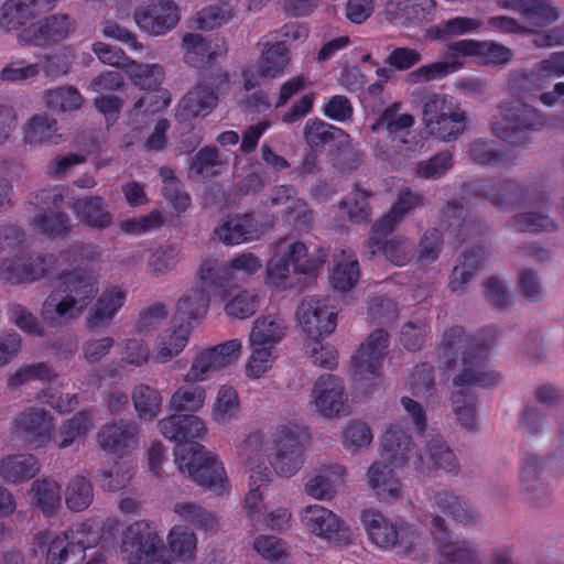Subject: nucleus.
<instances>
[{
    "label": "nucleus",
    "instance_id": "f257e3e1",
    "mask_svg": "<svg viewBox=\"0 0 564 564\" xmlns=\"http://www.w3.org/2000/svg\"><path fill=\"white\" fill-rule=\"evenodd\" d=\"M308 442L304 427L296 423H281L267 440L257 433L247 436L239 447V455L246 462L253 482L258 479L268 482L267 464L279 476L292 477L303 465V452Z\"/></svg>",
    "mask_w": 564,
    "mask_h": 564
},
{
    "label": "nucleus",
    "instance_id": "f03ea898",
    "mask_svg": "<svg viewBox=\"0 0 564 564\" xmlns=\"http://www.w3.org/2000/svg\"><path fill=\"white\" fill-rule=\"evenodd\" d=\"M160 433L176 443L175 464L195 482L216 492L227 488L228 479L223 464L212 452L195 442L206 434L204 421L196 415L173 414L159 422Z\"/></svg>",
    "mask_w": 564,
    "mask_h": 564
},
{
    "label": "nucleus",
    "instance_id": "7ed1b4c3",
    "mask_svg": "<svg viewBox=\"0 0 564 564\" xmlns=\"http://www.w3.org/2000/svg\"><path fill=\"white\" fill-rule=\"evenodd\" d=\"M381 446L380 458L367 469V482L380 499H395L401 495V484L394 469L403 465L423 469V464L421 458L409 457L410 438L398 426L391 425L387 429L381 437Z\"/></svg>",
    "mask_w": 564,
    "mask_h": 564
},
{
    "label": "nucleus",
    "instance_id": "20e7f679",
    "mask_svg": "<svg viewBox=\"0 0 564 564\" xmlns=\"http://www.w3.org/2000/svg\"><path fill=\"white\" fill-rule=\"evenodd\" d=\"M297 324L305 334L303 348L315 365L332 368L337 364V351L323 338L336 328V312L325 299L304 300L296 311Z\"/></svg>",
    "mask_w": 564,
    "mask_h": 564
},
{
    "label": "nucleus",
    "instance_id": "39448f33",
    "mask_svg": "<svg viewBox=\"0 0 564 564\" xmlns=\"http://www.w3.org/2000/svg\"><path fill=\"white\" fill-rule=\"evenodd\" d=\"M447 52L444 61L419 67L408 75V80L420 84L453 74L463 67L460 56L474 57L479 63L489 65L506 64L512 57L508 47L492 41L460 40L448 44Z\"/></svg>",
    "mask_w": 564,
    "mask_h": 564
},
{
    "label": "nucleus",
    "instance_id": "423d86ee",
    "mask_svg": "<svg viewBox=\"0 0 564 564\" xmlns=\"http://www.w3.org/2000/svg\"><path fill=\"white\" fill-rule=\"evenodd\" d=\"M93 420L89 413L80 412L64 422L54 437V424L51 416L43 410L30 409L20 414L15 421L17 430L23 434L24 440L34 448L55 444L58 448H66L78 438L86 435L91 429Z\"/></svg>",
    "mask_w": 564,
    "mask_h": 564
},
{
    "label": "nucleus",
    "instance_id": "0eeeda50",
    "mask_svg": "<svg viewBox=\"0 0 564 564\" xmlns=\"http://www.w3.org/2000/svg\"><path fill=\"white\" fill-rule=\"evenodd\" d=\"M98 291L95 278L73 271L63 273L43 306V316L63 322L79 317Z\"/></svg>",
    "mask_w": 564,
    "mask_h": 564
},
{
    "label": "nucleus",
    "instance_id": "6e6552de",
    "mask_svg": "<svg viewBox=\"0 0 564 564\" xmlns=\"http://www.w3.org/2000/svg\"><path fill=\"white\" fill-rule=\"evenodd\" d=\"M325 252L315 250L308 252L307 247L300 241L282 240L267 267L265 284L274 289H285L289 285L290 265L300 273H313L325 262Z\"/></svg>",
    "mask_w": 564,
    "mask_h": 564
},
{
    "label": "nucleus",
    "instance_id": "1a4fd4ad",
    "mask_svg": "<svg viewBox=\"0 0 564 564\" xmlns=\"http://www.w3.org/2000/svg\"><path fill=\"white\" fill-rule=\"evenodd\" d=\"M100 539L99 531L91 522L74 524L65 533L43 532L35 536L32 552L45 560L44 564H67L68 547L77 545L85 550L95 546Z\"/></svg>",
    "mask_w": 564,
    "mask_h": 564
},
{
    "label": "nucleus",
    "instance_id": "9d476101",
    "mask_svg": "<svg viewBox=\"0 0 564 564\" xmlns=\"http://www.w3.org/2000/svg\"><path fill=\"white\" fill-rule=\"evenodd\" d=\"M422 120L430 134L449 140L462 133L467 123L465 112L452 96L432 94L422 106Z\"/></svg>",
    "mask_w": 564,
    "mask_h": 564
},
{
    "label": "nucleus",
    "instance_id": "9b49d317",
    "mask_svg": "<svg viewBox=\"0 0 564 564\" xmlns=\"http://www.w3.org/2000/svg\"><path fill=\"white\" fill-rule=\"evenodd\" d=\"M161 539L147 521L130 524L122 533L119 556L127 564H161Z\"/></svg>",
    "mask_w": 564,
    "mask_h": 564
},
{
    "label": "nucleus",
    "instance_id": "f8f14e48",
    "mask_svg": "<svg viewBox=\"0 0 564 564\" xmlns=\"http://www.w3.org/2000/svg\"><path fill=\"white\" fill-rule=\"evenodd\" d=\"M361 522L368 533L369 540L380 549L399 547L409 550L414 545L419 535L406 522L390 523L376 511H364Z\"/></svg>",
    "mask_w": 564,
    "mask_h": 564
},
{
    "label": "nucleus",
    "instance_id": "ddd939ff",
    "mask_svg": "<svg viewBox=\"0 0 564 564\" xmlns=\"http://www.w3.org/2000/svg\"><path fill=\"white\" fill-rule=\"evenodd\" d=\"M218 285L216 262L203 261L198 267L193 286L177 302V313L181 317L194 319L204 316L209 306V293Z\"/></svg>",
    "mask_w": 564,
    "mask_h": 564
},
{
    "label": "nucleus",
    "instance_id": "4468645a",
    "mask_svg": "<svg viewBox=\"0 0 564 564\" xmlns=\"http://www.w3.org/2000/svg\"><path fill=\"white\" fill-rule=\"evenodd\" d=\"M242 349L239 339H231L224 344L200 350L192 360L184 381L202 382L208 380L215 372L235 362Z\"/></svg>",
    "mask_w": 564,
    "mask_h": 564
},
{
    "label": "nucleus",
    "instance_id": "2eb2a0df",
    "mask_svg": "<svg viewBox=\"0 0 564 564\" xmlns=\"http://www.w3.org/2000/svg\"><path fill=\"white\" fill-rule=\"evenodd\" d=\"M273 227V217L259 213L237 215L215 229V237L225 245L234 246L258 240Z\"/></svg>",
    "mask_w": 564,
    "mask_h": 564
},
{
    "label": "nucleus",
    "instance_id": "dca6fc26",
    "mask_svg": "<svg viewBox=\"0 0 564 564\" xmlns=\"http://www.w3.org/2000/svg\"><path fill=\"white\" fill-rule=\"evenodd\" d=\"M347 398L343 382L333 375L321 376L310 393V405L324 416H334L344 412Z\"/></svg>",
    "mask_w": 564,
    "mask_h": 564
},
{
    "label": "nucleus",
    "instance_id": "f3484780",
    "mask_svg": "<svg viewBox=\"0 0 564 564\" xmlns=\"http://www.w3.org/2000/svg\"><path fill=\"white\" fill-rule=\"evenodd\" d=\"M300 521L308 533L328 541L339 540L347 532L338 516L321 505L304 507L300 511Z\"/></svg>",
    "mask_w": 564,
    "mask_h": 564
},
{
    "label": "nucleus",
    "instance_id": "a211bd4d",
    "mask_svg": "<svg viewBox=\"0 0 564 564\" xmlns=\"http://www.w3.org/2000/svg\"><path fill=\"white\" fill-rule=\"evenodd\" d=\"M180 20L176 6L167 0H159L140 8L134 13L138 28L149 35H163L171 31Z\"/></svg>",
    "mask_w": 564,
    "mask_h": 564
},
{
    "label": "nucleus",
    "instance_id": "6ab92c4d",
    "mask_svg": "<svg viewBox=\"0 0 564 564\" xmlns=\"http://www.w3.org/2000/svg\"><path fill=\"white\" fill-rule=\"evenodd\" d=\"M74 31V23L66 14H54L44 21L33 23L18 34L21 43L44 45L67 37Z\"/></svg>",
    "mask_w": 564,
    "mask_h": 564
},
{
    "label": "nucleus",
    "instance_id": "aec40b11",
    "mask_svg": "<svg viewBox=\"0 0 564 564\" xmlns=\"http://www.w3.org/2000/svg\"><path fill=\"white\" fill-rule=\"evenodd\" d=\"M502 9L518 10L528 28L546 26L558 20L561 12L550 0H496Z\"/></svg>",
    "mask_w": 564,
    "mask_h": 564
},
{
    "label": "nucleus",
    "instance_id": "412c9836",
    "mask_svg": "<svg viewBox=\"0 0 564 564\" xmlns=\"http://www.w3.org/2000/svg\"><path fill=\"white\" fill-rule=\"evenodd\" d=\"M535 113L532 109L520 107V105L499 106L492 121V131L496 135L516 141V134L524 128L536 127Z\"/></svg>",
    "mask_w": 564,
    "mask_h": 564
},
{
    "label": "nucleus",
    "instance_id": "4be33fe9",
    "mask_svg": "<svg viewBox=\"0 0 564 564\" xmlns=\"http://www.w3.org/2000/svg\"><path fill=\"white\" fill-rule=\"evenodd\" d=\"M448 347H455L457 350L463 351L464 369L455 378L454 384L456 387L460 388L469 384L489 386L496 379V375L484 362V354L474 348L467 349L460 336L454 344H448Z\"/></svg>",
    "mask_w": 564,
    "mask_h": 564
},
{
    "label": "nucleus",
    "instance_id": "5701e85b",
    "mask_svg": "<svg viewBox=\"0 0 564 564\" xmlns=\"http://www.w3.org/2000/svg\"><path fill=\"white\" fill-rule=\"evenodd\" d=\"M288 330V321L280 313H267L253 321L248 344L274 348L285 338Z\"/></svg>",
    "mask_w": 564,
    "mask_h": 564
},
{
    "label": "nucleus",
    "instance_id": "b1692460",
    "mask_svg": "<svg viewBox=\"0 0 564 564\" xmlns=\"http://www.w3.org/2000/svg\"><path fill=\"white\" fill-rule=\"evenodd\" d=\"M227 48L223 40L205 41L199 34L186 33L182 39L183 58L186 64L194 67H205L218 56L224 55Z\"/></svg>",
    "mask_w": 564,
    "mask_h": 564
},
{
    "label": "nucleus",
    "instance_id": "393cba45",
    "mask_svg": "<svg viewBox=\"0 0 564 564\" xmlns=\"http://www.w3.org/2000/svg\"><path fill=\"white\" fill-rule=\"evenodd\" d=\"M387 333L373 332L352 357L355 373L360 378L373 376L379 369L386 349Z\"/></svg>",
    "mask_w": 564,
    "mask_h": 564
},
{
    "label": "nucleus",
    "instance_id": "a878e982",
    "mask_svg": "<svg viewBox=\"0 0 564 564\" xmlns=\"http://www.w3.org/2000/svg\"><path fill=\"white\" fill-rule=\"evenodd\" d=\"M433 527L440 564H473L475 562L474 553L465 545V542L452 539L443 528L442 519L434 518Z\"/></svg>",
    "mask_w": 564,
    "mask_h": 564
},
{
    "label": "nucleus",
    "instance_id": "bb28decb",
    "mask_svg": "<svg viewBox=\"0 0 564 564\" xmlns=\"http://www.w3.org/2000/svg\"><path fill=\"white\" fill-rule=\"evenodd\" d=\"M346 468L339 464L322 466L305 485V492L316 499H332L343 486Z\"/></svg>",
    "mask_w": 564,
    "mask_h": 564
},
{
    "label": "nucleus",
    "instance_id": "cd10ccee",
    "mask_svg": "<svg viewBox=\"0 0 564 564\" xmlns=\"http://www.w3.org/2000/svg\"><path fill=\"white\" fill-rule=\"evenodd\" d=\"M52 261L53 257L39 258L34 261H30L26 257L4 259L0 262V279L9 283L34 281L48 271L44 268V263H52Z\"/></svg>",
    "mask_w": 564,
    "mask_h": 564
},
{
    "label": "nucleus",
    "instance_id": "c85d7f7f",
    "mask_svg": "<svg viewBox=\"0 0 564 564\" xmlns=\"http://www.w3.org/2000/svg\"><path fill=\"white\" fill-rule=\"evenodd\" d=\"M263 207L267 209H272V214L269 217L274 218V214L283 215L289 220H306L307 206L306 203L295 196V192L293 188L288 186H278L273 188L268 197V199L263 203ZM263 218L265 217L261 213H259Z\"/></svg>",
    "mask_w": 564,
    "mask_h": 564
},
{
    "label": "nucleus",
    "instance_id": "c756f323",
    "mask_svg": "<svg viewBox=\"0 0 564 564\" xmlns=\"http://www.w3.org/2000/svg\"><path fill=\"white\" fill-rule=\"evenodd\" d=\"M189 335L191 329L185 325H178L162 332L154 344L153 360L158 364L171 361L185 349Z\"/></svg>",
    "mask_w": 564,
    "mask_h": 564
},
{
    "label": "nucleus",
    "instance_id": "7c9ffc66",
    "mask_svg": "<svg viewBox=\"0 0 564 564\" xmlns=\"http://www.w3.org/2000/svg\"><path fill=\"white\" fill-rule=\"evenodd\" d=\"M359 279L358 261L350 250H339L334 254L329 272L330 285L341 292L349 291Z\"/></svg>",
    "mask_w": 564,
    "mask_h": 564
},
{
    "label": "nucleus",
    "instance_id": "2f4dec72",
    "mask_svg": "<svg viewBox=\"0 0 564 564\" xmlns=\"http://www.w3.org/2000/svg\"><path fill=\"white\" fill-rule=\"evenodd\" d=\"M434 9V0H388L384 11L389 20L405 23L424 21Z\"/></svg>",
    "mask_w": 564,
    "mask_h": 564
},
{
    "label": "nucleus",
    "instance_id": "473e14b6",
    "mask_svg": "<svg viewBox=\"0 0 564 564\" xmlns=\"http://www.w3.org/2000/svg\"><path fill=\"white\" fill-rule=\"evenodd\" d=\"M409 457L411 459L421 458L423 469H415L421 474L427 473L432 469H440L449 473L456 467V457L454 453L438 437L430 441L426 447V455L424 457L414 452L410 445Z\"/></svg>",
    "mask_w": 564,
    "mask_h": 564
},
{
    "label": "nucleus",
    "instance_id": "72a5a7b5",
    "mask_svg": "<svg viewBox=\"0 0 564 564\" xmlns=\"http://www.w3.org/2000/svg\"><path fill=\"white\" fill-rule=\"evenodd\" d=\"M166 549L172 560L191 562L196 556L197 536L188 527L176 524L166 535Z\"/></svg>",
    "mask_w": 564,
    "mask_h": 564
},
{
    "label": "nucleus",
    "instance_id": "f704fd0d",
    "mask_svg": "<svg viewBox=\"0 0 564 564\" xmlns=\"http://www.w3.org/2000/svg\"><path fill=\"white\" fill-rule=\"evenodd\" d=\"M258 58V67L263 78H276L284 74L291 62L290 50L281 43H263Z\"/></svg>",
    "mask_w": 564,
    "mask_h": 564
},
{
    "label": "nucleus",
    "instance_id": "c9c22d12",
    "mask_svg": "<svg viewBox=\"0 0 564 564\" xmlns=\"http://www.w3.org/2000/svg\"><path fill=\"white\" fill-rule=\"evenodd\" d=\"M206 403V389L197 382L186 383L177 387L169 399V408L174 412H199Z\"/></svg>",
    "mask_w": 564,
    "mask_h": 564
},
{
    "label": "nucleus",
    "instance_id": "e433bc0d",
    "mask_svg": "<svg viewBox=\"0 0 564 564\" xmlns=\"http://www.w3.org/2000/svg\"><path fill=\"white\" fill-rule=\"evenodd\" d=\"M240 413V401L237 390L231 386H220L210 406V419L217 424H228Z\"/></svg>",
    "mask_w": 564,
    "mask_h": 564
},
{
    "label": "nucleus",
    "instance_id": "4c0bfd02",
    "mask_svg": "<svg viewBox=\"0 0 564 564\" xmlns=\"http://www.w3.org/2000/svg\"><path fill=\"white\" fill-rule=\"evenodd\" d=\"M262 268V261L259 257L250 252H242L228 260L216 273L218 284L234 279H247L256 274Z\"/></svg>",
    "mask_w": 564,
    "mask_h": 564
},
{
    "label": "nucleus",
    "instance_id": "58836bf2",
    "mask_svg": "<svg viewBox=\"0 0 564 564\" xmlns=\"http://www.w3.org/2000/svg\"><path fill=\"white\" fill-rule=\"evenodd\" d=\"M413 123L414 117L401 112V104L394 102L384 110L380 120L371 127V130L377 131L383 128L392 140L400 138L401 142H405L403 137L409 133L408 130Z\"/></svg>",
    "mask_w": 564,
    "mask_h": 564
},
{
    "label": "nucleus",
    "instance_id": "ea45409f",
    "mask_svg": "<svg viewBox=\"0 0 564 564\" xmlns=\"http://www.w3.org/2000/svg\"><path fill=\"white\" fill-rule=\"evenodd\" d=\"M36 458L29 454L9 456L0 465L1 476L10 482L18 484L34 477L39 473Z\"/></svg>",
    "mask_w": 564,
    "mask_h": 564
},
{
    "label": "nucleus",
    "instance_id": "a19ab883",
    "mask_svg": "<svg viewBox=\"0 0 564 564\" xmlns=\"http://www.w3.org/2000/svg\"><path fill=\"white\" fill-rule=\"evenodd\" d=\"M482 22L476 18L455 17L442 24L430 26L426 35L431 40H445L454 36H462L478 31Z\"/></svg>",
    "mask_w": 564,
    "mask_h": 564
},
{
    "label": "nucleus",
    "instance_id": "79ce46f5",
    "mask_svg": "<svg viewBox=\"0 0 564 564\" xmlns=\"http://www.w3.org/2000/svg\"><path fill=\"white\" fill-rule=\"evenodd\" d=\"M124 294L119 289H111L104 292L91 307L87 317L88 325L96 327L112 318L116 312L122 306Z\"/></svg>",
    "mask_w": 564,
    "mask_h": 564
},
{
    "label": "nucleus",
    "instance_id": "37998d69",
    "mask_svg": "<svg viewBox=\"0 0 564 564\" xmlns=\"http://www.w3.org/2000/svg\"><path fill=\"white\" fill-rule=\"evenodd\" d=\"M98 441L104 449L119 452L135 443V429L123 424L107 425L99 432Z\"/></svg>",
    "mask_w": 564,
    "mask_h": 564
},
{
    "label": "nucleus",
    "instance_id": "c03bdc74",
    "mask_svg": "<svg viewBox=\"0 0 564 564\" xmlns=\"http://www.w3.org/2000/svg\"><path fill=\"white\" fill-rule=\"evenodd\" d=\"M132 401L138 416L142 420H151L161 411V394L148 384H138L133 389Z\"/></svg>",
    "mask_w": 564,
    "mask_h": 564
},
{
    "label": "nucleus",
    "instance_id": "a18cd8bd",
    "mask_svg": "<svg viewBox=\"0 0 564 564\" xmlns=\"http://www.w3.org/2000/svg\"><path fill=\"white\" fill-rule=\"evenodd\" d=\"M72 208L78 219L91 227H106L111 223V216L102 208V200L99 197L78 199Z\"/></svg>",
    "mask_w": 564,
    "mask_h": 564
},
{
    "label": "nucleus",
    "instance_id": "49530a36",
    "mask_svg": "<svg viewBox=\"0 0 564 564\" xmlns=\"http://www.w3.org/2000/svg\"><path fill=\"white\" fill-rule=\"evenodd\" d=\"M217 96L205 85H197L182 100V108L188 116H206L216 106Z\"/></svg>",
    "mask_w": 564,
    "mask_h": 564
},
{
    "label": "nucleus",
    "instance_id": "de8ad7c7",
    "mask_svg": "<svg viewBox=\"0 0 564 564\" xmlns=\"http://www.w3.org/2000/svg\"><path fill=\"white\" fill-rule=\"evenodd\" d=\"M225 313L234 318L245 319L252 316L259 308L260 296L251 290L239 291L230 299H223Z\"/></svg>",
    "mask_w": 564,
    "mask_h": 564
},
{
    "label": "nucleus",
    "instance_id": "09e8293b",
    "mask_svg": "<svg viewBox=\"0 0 564 564\" xmlns=\"http://www.w3.org/2000/svg\"><path fill=\"white\" fill-rule=\"evenodd\" d=\"M420 203V198L409 189L400 192L391 210L373 226L375 235L384 234L392 229V225Z\"/></svg>",
    "mask_w": 564,
    "mask_h": 564
},
{
    "label": "nucleus",
    "instance_id": "8fccbe9b",
    "mask_svg": "<svg viewBox=\"0 0 564 564\" xmlns=\"http://www.w3.org/2000/svg\"><path fill=\"white\" fill-rule=\"evenodd\" d=\"M250 356L248 357L245 371L250 379H260L270 371L276 360L274 348L267 346H249Z\"/></svg>",
    "mask_w": 564,
    "mask_h": 564
},
{
    "label": "nucleus",
    "instance_id": "3c124183",
    "mask_svg": "<svg viewBox=\"0 0 564 564\" xmlns=\"http://www.w3.org/2000/svg\"><path fill=\"white\" fill-rule=\"evenodd\" d=\"M126 74L141 89L156 88L164 79L163 68L158 64L140 65L131 61L126 65Z\"/></svg>",
    "mask_w": 564,
    "mask_h": 564
},
{
    "label": "nucleus",
    "instance_id": "603ef678",
    "mask_svg": "<svg viewBox=\"0 0 564 564\" xmlns=\"http://www.w3.org/2000/svg\"><path fill=\"white\" fill-rule=\"evenodd\" d=\"M55 378L53 370L44 362L23 365L10 373L7 383L10 388H20L34 380L51 381Z\"/></svg>",
    "mask_w": 564,
    "mask_h": 564
},
{
    "label": "nucleus",
    "instance_id": "864d4df0",
    "mask_svg": "<svg viewBox=\"0 0 564 564\" xmlns=\"http://www.w3.org/2000/svg\"><path fill=\"white\" fill-rule=\"evenodd\" d=\"M252 550L264 561L276 563L288 557L286 543L274 535L260 534L252 541Z\"/></svg>",
    "mask_w": 564,
    "mask_h": 564
},
{
    "label": "nucleus",
    "instance_id": "5fc2aeb1",
    "mask_svg": "<svg viewBox=\"0 0 564 564\" xmlns=\"http://www.w3.org/2000/svg\"><path fill=\"white\" fill-rule=\"evenodd\" d=\"M56 122L46 116H34L25 127L24 140L31 145L56 142Z\"/></svg>",
    "mask_w": 564,
    "mask_h": 564
},
{
    "label": "nucleus",
    "instance_id": "6e6d98bb",
    "mask_svg": "<svg viewBox=\"0 0 564 564\" xmlns=\"http://www.w3.org/2000/svg\"><path fill=\"white\" fill-rule=\"evenodd\" d=\"M370 193L359 186L354 187L347 199L340 202V210L346 212L352 223H362L370 216Z\"/></svg>",
    "mask_w": 564,
    "mask_h": 564
},
{
    "label": "nucleus",
    "instance_id": "4d7b16f0",
    "mask_svg": "<svg viewBox=\"0 0 564 564\" xmlns=\"http://www.w3.org/2000/svg\"><path fill=\"white\" fill-rule=\"evenodd\" d=\"M31 18L24 2L20 0H9L0 8V28L4 32L22 31L21 28Z\"/></svg>",
    "mask_w": 564,
    "mask_h": 564
},
{
    "label": "nucleus",
    "instance_id": "13d9d810",
    "mask_svg": "<svg viewBox=\"0 0 564 564\" xmlns=\"http://www.w3.org/2000/svg\"><path fill=\"white\" fill-rule=\"evenodd\" d=\"M91 485L84 477L74 478L66 488L65 501L72 511H82L93 502Z\"/></svg>",
    "mask_w": 564,
    "mask_h": 564
},
{
    "label": "nucleus",
    "instance_id": "bf43d9fd",
    "mask_svg": "<svg viewBox=\"0 0 564 564\" xmlns=\"http://www.w3.org/2000/svg\"><path fill=\"white\" fill-rule=\"evenodd\" d=\"M31 495L45 513L53 512L59 506V487L54 481L36 480Z\"/></svg>",
    "mask_w": 564,
    "mask_h": 564
},
{
    "label": "nucleus",
    "instance_id": "052dcab7",
    "mask_svg": "<svg viewBox=\"0 0 564 564\" xmlns=\"http://www.w3.org/2000/svg\"><path fill=\"white\" fill-rule=\"evenodd\" d=\"M372 433L369 426L360 421L350 422L341 433V444L347 451H358L367 447L372 442Z\"/></svg>",
    "mask_w": 564,
    "mask_h": 564
},
{
    "label": "nucleus",
    "instance_id": "680f3d73",
    "mask_svg": "<svg viewBox=\"0 0 564 564\" xmlns=\"http://www.w3.org/2000/svg\"><path fill=\"white\" fill-rule=\"evenodd\" d=\"M144 95L133 107V117L160 111L169 106L171 96L166 89L161 87L145 89Z\"/></svg>",
    "mask_w": 564,
    "mask_h": 564
},
{
    "label": "nucleus",
    "instance_id": "e2e57ef3",
    "mask_svg": "<svg viewBox=\"0 0 564 564\" xmlns=\"http://www.w3.org/2000/svg\"><path fill=\"white\" fill-rule=\"evenodd\" d=\"M343 134L338 128L329 126L321 120L307 121L304 130V138L311 148H318L327 144Z\"/></svg>",
    "mask_w": 564,
    "mask_h": 564
},
{
    "label": "nucleus",
    "instance_id": "0e129e2a",
    "mask_svg": "<svg viewBox=\"0 0 564 564\" xmlns=\"http://www.w3.org/2000/svg\"><path fill=\"white\" fill-rule=\"evenodd\" d=\"M231 18L232 12L228 4L209 6L197 12L195 24L200 30H212L226 23Z\"/></svg>",
    "mask_w": 564,
    "mask_h": 564
},
{
    "label": "nucleus",
    "instance_id": "69168bd1",
    "mask_svg": "<svg viewBox=\"0 0 564 564\" xmlns=\"http://www.w3.org/2000/svg\"><path fill=\"white\" fill-rule=\"evenodd\" d=\"M163 216L159 210L150 214L126 219L120 223V228L129 235H143L151 232L163 225Z\"/></svg>",
    "mask_w": 564,
    "mask_h": 564
},
{
    "label": "nucleus",
    "instance_id": "338daca9",
    "mask_svg": "<svg viewBox=\"0 0 564 564\" xmlns=\"http://www.w3.org/2000/svg\"><path fill=\"white\" fill-rule=\"evenodd\" d=\"M223 160L215 148L203 149L191 164L189 174L212 176L219 172Z\"/></svg>",
    "mask_w": 564,
    "mask_h": 564
},
{
    "label": "nucleus",
    "instance_id": "774afa93",
    "mask_svg": "<svg viewBox=\"0 0 564 564\" xmlns=\"http://www.w3.org/2000/svg\"><path fill=\"white\" fill-rule=\"evenodd\" d=\"M45 99L47 107L59 110L77 109L83 104V98L79 93L70 87L50 90Z\"/></svg>",
    "mask_w": 564,
    "mask_h": 564
}]
</instances>
